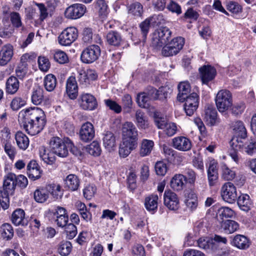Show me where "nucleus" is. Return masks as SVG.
Instances as JSON below:
<instances>
[{"label":"nucleus","instance_id":"nucleus-39","mask_svg":"<svg viewBox=\"0 0 256 256\" xmlns=\"http://www.w3.org/2000/svg\"><path fill=\"white\" fill-rule=\"evenodd\" d=\"M186 206L192 210L196 209L198 205V198L196 194L192 191L186 194V200L185 201Z\"/></svg>","mask_w":256,"mask_h":256},{"label":"nucleus","instance_id":"nucleus-56","mask_svg":"<svg viewBox=\"0 0 256 256\" xmlns=\"http://www.w3.org/2000/svg\"><path fill=\"white\" fill-rule=\"evenodd\" d=\"M220 217L222 218H232L234 215V211L228 207H222L218 210Z\"/></svg>","mask_w":256,"mask_h":256},{"label":"nucleus","instance_id":"nucleus-27","mask_svg":"<svg viewBox=\"0 0 256 256\" xmlns=\"http://www.w3.org/2000/svg\"><path fill=\"white\" fill-rule=\"evenodd\" d=\"M208 176L210 186H214L216 182L218 174L217 164L214 161L210 162L208 170Z\"/></svg>","mask_w":256,"mask_h":256},{"label":"nucleus","instance_id":"nucleus-15","mask_svg":"<svg viewBox=\"0 0 256 256\" xmlns=\"http://www.w3.org/2000/svg\"><path fill=\"white\" fill-rule=\"evenodd\" d=\"M95 135L93 125L89 122L84 124L80 131V137L84 142H88L92 140Z\"/></svg>","mask_w":256,"mask_h":256},{"label":"nucleus","instance_id":"nucleus-45","mask_svg":"<svg viewBox=\"0 0 256 256\" xmlns=\"http://www.w3.org/2000/svg\"><path fill=\"white\" fill-rule=\"evenodd\" d=\"M222 226L226 233L232 234L238 229L239 224L234 220H226L222 222Z\"/></svg>","mask_w":256,"mask_h":256},{"label":"nucleus","instance_id":"nucleus-33","mask_svg":"<svg viewBox=\"0 0 256 256\" xmlns=\"http://www.w3.org/2000/svg\"><path fill=\"white\" fill-rule=\"evenodd\" d=\"M237 203L240 210L245 212H248L252 205V200L249 196L246 194L240 196Z\"/></svg>","mask_w":256,"mask_h":256},{"label":"nucleus","instance_id":"nucleus-25","mask_svg":"<svg viewBox=\"0 0 256 256\" xmlns=\"http://www.w3.org/2000/svg\"><path fill=\"white\" fill-rule=\"evenodd\" d=\"M12 222L16 226H26L28 220L25 218V212L24 210L18 208L15 210L12 215Z\"/></svg>","mask_w":256,"mask_h":256},{"label":"nucleus","instance_id":"nucleus-31","mask_svg":"<svg viewBox=\"0 0 256 256\" xmlns=\"http://www.w3.org/2000/svg\"><path fill=\"white\" fill-rule=\"evenodd\" d=\"M178 94L177 100L180 102H184V98L188 97V94L190 92V86L187 82H182L178 85Z\"/></svg>","mask_w":256,"mask_h":256},{"label":"nucleus","instance_id":"nucleus-26","mask_svg":"<svg viewBox=\"0 0 256 256\" xmlns=\"http://www.w3.org/2000/svg\"><path fill=\"white\" fill-rule=\"evenodd\" d=\"M186 182V176L182 174H175L170 181V186L175 190H182Z\"/></svg>","mask_w":256,"mask_h":256},{"label":"nucleus","instance_id":"nucleus-2","mask_svg":"<svg viewBox=\"0 0 256 256\" xmlns=\"http://www.w3.org/2000/svg\"><path fill=\"white\" fill-rule=\"evenodd\" d=\"M72 146V142L68 138L63 140L58 137L52 138L50 142L51 152L60 158H66L68 154V147Z\"/></svg>","mask_w":256,"mask_h":256},{"label":"nucleus","instance_id":"nucleus-16","mask_svg":"<svg viewBox=\"0 0 256 256\" xmlns=\"http://www.w3.org/2000/svg\"><path fill=\"white\" fill-rule=\"evenodd\" d=\"M164 204L170 210H177L179 208V200L177 195L170 190L165 191Z\"/></svg>","mask_w":256,"mask_h":256},{"label":"nucleus","instance_id":"nucleus-20","mask_svg":"<svg viewBox=\"0 0 256 256\" xmlns=\"http://www.w3.org/2000/svg\"><path fill=\"white\" fill-rule=\"evenodd\" d=\"M204 120L207 124L210 126H214L218 122L216 110L212 106L208 104L206 106Z\"/></svg>","mask_w":256,"mask_h":256},{"label":"nucleus","instance_id":"nucleus-8","mask_svg":"<svg viewBox=\"0 0 256 256\" xmlns=\"http://www.w3.org/2000/svg\"><path fill=\"white\" fill-rule=\"evenodd\" d=\"M221 196L225 202L232 204L238 198L236 188L232 182H226L221 188Z\"/></svg>","mask_w":256,"mask_h":256},{"label":"nucleus","instance_id":"nucleus-18","mask_svg":"<svg viewBox=\"0 0 256 256\" xmlns=\"http://www.w3.org/2000/svg\"><path fill=\"white\" fill-rule=\"evenodd\" d=\"M172 143L174 148L182 152L188 151L192 148L190 140L184 136H177L174 138Z\"/></svg>","mask_w":256,"mask_h":256},{"label":"nucleus","instance_id":"nucleus-23","mask_svg":"<svg viewBox=\"0 0 256 256\" xmlns=\"http://www.w3.org/2000/svg\"><path fill=\"white\" fill-rule=\"evenodd\" d=\"M154 147V142L150 140L143 139L140 144L139 155L145 157L150 154Z\"/></svg>","mask_w":256,"mask_h":256},{"label":"nucleus","instance_id":"nucleus-17","mask_svg":"<svg viewBox=\"0 0 256 256\" xmlns=\"http://www.w3.org/2000/svg\"><path fill=\"white\" fill-rule=\"evenodd\" d=\"M16 186V175L12 173L8 174L4 176L3 184L4 190V194L6 195V198L8 196L14 194Z\"/></svg>","mask_w":256,"mask_h":256},{"label":"nucleus","instance_id":"nucleus-9","mask_svg":"<svg viewBox=\"0 0 256 256\" xmlns=\"http://www.w3.org/2000/svg\"><path fill=\"white\" fill-rule=\"evenodd\" d=\"M78 36V30L74 27H69L64 30L58 38L59 44L62 46H69Z\"/></svg>","mask_w":256,"mask_h":256},{"label":"nucleus","instance_id":"nucleus-30","mask_svg":"<svg viewBox=\"0 0 256 256\" xmlns=\"http://www.w3.org/2000/svg\"><path fill=\"white\" fill-rule=\"evenodd\" d=\"M103 144L109 152L112 150L116 146V140L114 134L110 132H106L104 134Z\"/></svg>","mask_w":256,"mask_h":256},{"label":"nucleus","instance_id":"nucleus-38","mask_svg":"<svg viewBox=\"0 0 256 256\" xmlns=\"http://www.w3.org/2000/svg\"><path fill=\"white\" fill-rule=\"evenodd\" d=\"M65 181L66 186L72 191L77 190L80 186V180L75 174H70L68 175Z\"/></svg>","mask_w":256,"mask_h":256},{"label":"nucleus","instance_id":"nucleus-54","mask_svg":"<svg viewBox=\"0 0 256 256\" xmlns=\"http://www.w3.org/2000/svg\"><path fill=\"white\" fill-rule=\"evenodd\" d=\"M150 100L146 92L140 94L138 95L136 102L138 106L143 108H148V101Z\"/></svg>","mask_w":256,"mask_h":256},{"label":"nucleus","instance_id":"nucleus-34","mask_svg":"<svg viewBox=\"0 0 256 256\" xmlns=\"http://www.w3.org/2000/svg\"><path fill=\"white\" fill-rule=\"evenodd\" d=\"M158 196L157 194H152L145 198L144 205L148 211H155L158 208Z\"/></svg>","mask_w":256,"mask_h":256},{"label":"nucleus","instance_id":"nucleus-11","mask_svg":"<svg viewBox=\"0 0 256 256\" xmlns=\"http://www.w3.org/2000/svg\"><path fill=\"white\" fill-rule=\"evenodd\" d=\"M86 11V8L84 5L76 4L66 8L64 12V16L68 19H77L82 16Z\"/></svg>","mask_w":256,"mask_h":256},{"label":"nucleus","instance_id":"nucleus-48","mask_svg":"<svg viewBox=\"0 0 256 256\" xmlns=\"http://www.w3.org/2000/svg\"><path fill=\"white\" fill-rule=\"evenodd\" d=\"M72 250V244L68 241H62L59 244L58 252L60 255L66 256L68 255Z\"/></svg>","mask_w":256,"mask_h":256},{"label":"nucleus","instance_id":"nucleus-52","mask_svg":"<svg viewBox=\"0 0 256 256\" xmlns=\"http://www.w3.org/2000/svg\"><path fill=\"white\" fill-rule=\"evenodd\" d=\"M96 188L94 184H90L85 187L83 190L84 198L87 200H91L94 196Z\"/></svg>","mask_w":256,"mask_h":256},{"label":"nucleus","instance_id":"nucleus-50","mask_svg":"<svg viewBox=\"0 0 256 256\" xmlns=\"http://www.w3.org/2000/svg\"><path fill=\"white\" fill-rule=\"evenodd\" d=\"M48 198L46 189L36 190L34 192V198L38 202H44Z\"/></svg>","mask_w":256,"mask_h":256},{"label":"nucleus","instance_id":"nucleus-55","mask_svg":"<svg viewBox=\"0 0 256 256\" xmlns=\"http://www.w3.org/2000/svg\"><path fill=\"white\" fill-rule=\"evenodd\" d=\"M152 18H148L140 24V28L142 35V40L145 41L148 32Z\"/></svg>","mask_w":256,"mask_h":256},{"label":"nucleus","instance_id":"nucleus-36","mask_svg":"<svg viewBox=\"0 0 256 256\" xmlns=\"http://www.w3.org/2000/svg\"><path fill=\"white\" fill-rule=\"evenodd\" d=\"M19 82L14 76L10 77L6 83V91L10 94H14L19 88Z\"/></svg>","mask_w":256,"mask_h":256},{"label":"nucleus","instance_id":"nucleus-41","mask_svg":"<svg viewBox=\"0 0 256 256\" xmlns=\"http://www.w3.org/2000/svg\"><path fill=\"white\" fill-rule=\"evenodd\" d=\"M16 140L20 148L25 150L29 145L28 138L22 132H18L15 136Z\"/></svg>","mask_w":256,"mask_h":256},{"label":"nucleus","instance_id":"nucleus-46","mask_svg":"<svg viewBox=\"0 0 256 256\" xmlns=\"http://www.w3.org/2000/svg\"><path fill=\"white\" fill-rule=\"evenodd\" d=\"M197 243L198 246L201 248L206 250L214 248V242L210 238H200L198 240Z\"/></svg>","mask_w":256,"mask_h":256},{"label":"nucleus","instance_id":"nucleus-24","mask_svg":"<svg viewBox=\"0 0 256 256\" xmlns=\"http://www.w3.org/2000/svg\"><path fill=\"white\" fill-rule=\"evenodd\" d=\"M66 92L71 99H75L78 93L77 83L74 76H70L66 80Z\"/></svg>","mask_w":256,"mask_h":256},{"label":"nucleus","instance_id":"nucleus-1","mask_svg":"<svg viewBox=\"0 0 256 256\" xmlns=\"http://www.w3.org/2000/svg\"><path fill=\"white\" fill-rule=\"evenodd\" d=\"M231 127L235 137L233 138L231 140V148L230 150L229 154L235 162H238L239 160L238 151H240L244 148V142L242 140L246 138L247 132L243 122L241 121L233 122Z\"/></svg>","mask_w":256,"mask_h":256},{"label":"nucleus","instance_id":"nucleus-57","mask_svg":"<svg viewBox=\"0 0 256 256\" xmlns=\"http://www.w3.org/2000/svg\"><path fill=\"white\" fill-rule=\"evenodd\" d=\"M104 104L110 110L114 111L115 112L118 114L122 111L121 106L116 102L110 100H104Z\"/></svg>","mask_w":256,"mask_h":256},{"label":"nucleus","instance_id":"nucleus-3","mask_svg":"<svg viewBox=\"0 0 256 256\" xmlns=\"http://www.w3.org/2000/svg\"><path fill=\"white\" fill-rule=\"evenodd\" d=\"M42 120H45V114L44 111L38 108L27 109L19 114L18 120L20 125L30 124V122H38Z\"/></svg>","mask_w":256,"mask_h":256},{"label":"nucleus","instance_id":"nucleus-4","mask_svg":"<svg viewBox=\"0 0 256 256\" xmlns=\"http://www.w3.org/2000/svg\"><path fill=\"white\" fill-rule=\"evenodd\" d=\"M184 44V39L183 38H174L164 44L162 50V54L164 56L176 55L182 48Z\"/></svg>","mask_w":256,"mask_h":256},{"label":"nucleus","instance_id":"nucleus-14","mask_svg":"<svg viewBox=\"0 0 256 256\" xmlns=\"http://www.w3.org/2000/svg\"><path fill=\"white\" fill-rule=\"evenodd\" d=\"M31 100L35 105L40 104L42 102L45 104H50L49 98L44 96V90L39 86L33 88L31 94Z\"/></svg>","mask_w":256,"mask_h":256},{"label":"nucleus","instance_id":"nucleus-49","mask_svg":"<svg viewBox=\"0 0 256 256\" xmlns=\"http://www.w3.org/2000/svg\"><path fill=\"white\" fill-rule=\"evenodd\" d=\"M86 150L90 154L98 156L100 154L101 148L98 142L94 141L86 147Z\"/></svg>","mask_w":256,"mask_h":256},{"label":"nucleus","instance_id":"nucleus-43","mask_svg":"<svg viewBox=\"0 0 256 256\" xmlns=\"http://www.w3.org/2000/svg\"><path fill=\"white\" fill-rule=\"evenodd\" d=\"M56 85V79L54 75L49 74L45 76L44 79V86L47 91H53L54 90Z\"/></svg>","mask_w":256,"mask_h":256},{"label":"nucleus","instance_id":"nucleus-42","mask_svg":"<svg viewBox=\"0 0 256 256\" xmlns=\"http://www.w3.org/2000/svg\"><path fill=\"white\" fill-rule=\"evenodd\" d=\"M53 154H54L51 152H47V150L44 146H42L40 148V156L47 164H52L54 162L56 158Z\"/></svg>","mask_w":256,"mask_h":256},{"label":"nucleus","instance_id":"nucleus-5","mask_svg":"<svg viewBox=\"0 0 256 256\" xmlns=\"http://www.w3.org/2000/svg\"><path fill=\"white\" fill-rule=\"evenodd\" d=\"M215 101L219 112H224L232 106V94L226 90H220L218 92Z\"/></svg>","mask_w":256,"mask_h":256},{"label":"nucleus","instance_id":"nucleus-51","mask_svg":"<svg viewBox=\"0 0 256 256\" xmlns=\"http://www.w3.org/2000/svg\"><path fill=\"white\" fill-rule=\"evenodd\" d=\"M128 12L134 16H140L143 12L142 6L138 2L130 5Z\"/></svg>","mask_w":256,"mask_h":256},{"label":"nucleus","instance_id":"nucleus-37","mask_svg":"<svg viewBox=\"0 0 256 256\" xmlns=\"http://www.w3.org/2000/svg\"><path fill=\"white\" fill-rule=\"evenodd\" d=\"M0 231L2 238L6 240H10L14 236V229L10 224L4 223L2 224L0 226Z\"/></svg>","mask_w":256,"mask_h":256},{"label":"nucleus","instance_id":"nucleus-44","mask_svg":"<svg viewBox=\"0 0 256 256\" xmlns=\"http://www.w3.org/2000/svg\"><path fill=\"white\" fill-rule=\"evenodd\" d=\"M94 8L100 16L105 18L108 14V5L104 0H98L94 6Z\"/></svg>","mask_w":256,"mask_h":256},{"label":"nucleus","instance_id":"nucleus-35","mask_svg":"<svg viewBox=\"0 0 256 256\" xmlns=\"http://www.w3.org/2000/svg\"><path fill=\"white\" fill-rule=\"evenodd\" d=\"M46 188L48 192L56 200L62 198L63 193L60 184H50L46 186Z\"/></svg>","mask_w":256,"mask_h":256},{"label":"nucleus","instance_id":"nucleus-10","mask_svg":"<svg viewBox=\"0 0 256 256\" xmlns=\"http://www.w3.org/2000/svg\"><path fill=\"white\" fill-rule=\"evenodd\" d=\"M184 109L187 116H191L196 112L198 106V96L192 92L184 98Z\"/></svg>","mask_w":256,"mask_h":256},{"label":"nucleus","instance_id":"nucleus-53","mask_svg":"<svg viewBox=\"0 0 256 256\" xmlns=\"http://www.w3.org/2000/svg\"><path fill=\"white\" fill-rule=\"evenodd\" d=\"M245 152L248 155L256 153V138H250L244 147Z\"/></svg>","mask_w":256,"mask_h":256},{"label":"nucleus","instance_id":"nucleus-22","mask_svg":"<svg viewBox=\"0 0 256 256\" xmlns=\"http://www.w3.org/2000/svg\"><path fill=\"white\" fill-rule=\"evenodd\" d=\"M13 48L10 44L4 46L0 50V65L4 66L10 61L13 56Z\"/></svg>","mask_w":256,"mask_h":256},{"label":"nucleus","instance_id":"nucleus-60","mask_svg":"<svg viewBox=\"0 0 256 256\" xmlns=\"http://www.w3.org/2000/svg\"><path fill=\"white\" fill-rule=\"evenodd\" d=\"M54 60L60 64H63L67 62L68 58L66 54L62 51H57L54 55Z\"/></svg>","mask_w":256,"mask_h":256},{"label":"nucleus","instance_id":"nucleus-59","mask_svg":"<svg viewBox=\"0 0 256 256\" xmlns=\"http://www.w3.org/2000/svg\"><path fill=\"white\" fill-rule=\"evenodd\" d=\"M3 144L6 153L11 160H13L16 154V148L10 142H7Z\"/></svg>","mask_w":256,"mask_h":256},{"label":"nucleus","instance_id":"nucleus-58","mask_svg":"<svg viewBox=\"0 0 256 256\" xmlns=\"http://www.w3.org/2000/svg\"><path fill=\"white\" fill-rule=\"evenodd\" d=\"M138 137L122 136V143L134 150L138 146Z\"/></svg>","mask_w":256,"mask_h":256},{"label":"nucleus","instance_id":"nucleus-64","mask_svg":"<svg viewBox=\"0 0 256 256\" xmlns=\"http://www.w3.org/2000/svg\"><path fill=\"white\" fill-rule=\"evenodd\" d=\"M155 170L158 175L164 176L167 172L166 164L163 162H158L155 165Z\"/></svg>","mask_w":256,"mask_h":256},{"label":"nucleus","instance_id":"nucleus-29","mask_svg":"<svg viewBox=\"0 0 256 256\" xmlns=\"http://www.w3.org/2000/svg\"><path fill=\"white\" fill-rule=\"evenodd\" d=\"M122 135L126 137H138V130L132 122H126L122 124Z\"/></svg>","mask_w":256,"mask_h":256},{"label":"nucleus","instance_id":"nucleus-13","mask_svg":"<svg viewBox=\"0 0 256 256\" xmlns=\"http://www.w3.org/2000/svg\"><path fill=\"white\" fill-rule=\"evenodd\" d=\"M200 78L203 84H208L213 80L216 74V69L209 65L203 66L199 68Z\"/></svg>","mask_w":256,"mask_h":256},{"label":"nucleus","instance_id":"nucleus-7","mask_svg":"<svg viewBox=\"0 0 256 256\" xmlns=\"http://www.w3.org/2000/svg\"><path fill=\"white\" fill-rule=\"evenodd\" d=\"M100 54V48L97 45L93 44L83 50L80 56L81 60L86 64L92 63L98 58Z\"/></svg>","mask_w":256,"mask_h":256},{"label":"nucleus","instance_id":"nucleus-21","mask_svg":"<svg viewBox=\"0 0 256 256\" xmlns=\"http://www.w3.org/2000/svg\"><path fill=\"white\" fill-rule=\"evenodd\" d=\"M30 58V56L28 54H23L21 57L20 62L16 70V75L20 79H22L28 72L26 62Z\"/></svg>","mask_w":256,"mask_h":256},{"label":"nucleus","instance_id":"nucleus-12","mask_svg":"<svg viewBox=\"0 0 256 256\" xmlns=\"http://www.w3.org/2000/svg\"><path fill=\"white\" fill-rule=\"evenodd\" d=\"M79 102L80 108L84 110H92L96 108L98 106L96 98L88 93L80 96Z\"/></svg>","mask_w":256,"mask_h":256},{"label":"nucleus","instance_id":"nucleus-62","mask_svg":"<svg viewBox=\"0 0 256 256\" xmlns=\"http://www.w3.org/2000/svg\"><path fill=\"white\" fill-rule=\"evenodd\" d=\"M172 92V89L170 87L166 86L160 88L158 99L162 101L166 100Z\"/></svg>","mask_w":256,"mask_h":256},{"label":"nucleus","instance_id":"nucleus-47","mask_svg":"<svg viewBox=\"0 0 256 256\" xmlns=\"http://www.w3.org/2000/svg\"><path fill=\"white\" fill-rule=\"evenodd\" d=\"M222 178L225 180H232L236 176V172L226 164L222 166Z\"/></svg>","mask_w":256,"mask_h":256},{"label":"nucleus","instance_id":"nucleus-61","mask_svg":"<svg viewBox=\"0 0 256 256\" xmlns=\"http://www.w3.org/2000/svg\"><path fill=\"white\" fill-rule=\"evenodd\" d=\"M38 63L40 69L43 72H47L50 68L49 60L44 56H39Z\"/></svg>","mask_w":256,"mask_h":256},{"label":"nucleus","instance_id":"nucleus-6","mask_svg":"<svg viewBox=\"0 0 256 256\" xmlns=\"http://www.w3.org/2000/svg\"><path fill=\"white\" fill-rule=\"evenodd\" d=\"M171 34V31L166 27L156 30L152 34V46L156 48L162 47L168 42Z\"/></svg>","mask_w":256,"mask_h":256},{"label":"nucleus","instance_id":"nucleus-19","mask_svg":"<svg viewBox=\"0 0 256 256\" xmlns=\"http://www.w3.org/2000/svg\"><path fill=\"white\" fill-rule=\"evenodd\" d=\"M46 122L45 120H42L38 122L34 121L30 122V124H24L20 125L22 126L26 131L32 136H34L40 132L44 128Z\"/></svg>","mask_w":256,"mask_h":256},{"label":"nucleus","instance_id":"nucleus-40","mask_svg":"<svg viewBox=\"0 0 256 256\" xmlns=\"http://www.w3.org/2000/svg\"><path fill=\"white\" fill-rule=\"evenodd\" d=\"M233 243L234 246L240 249H246L250 246L248 240L243 235L236 236L233 240Z\"/></svg>","mask_w":256,"mask_h":256},{"label":"nucleus","instance_id":"nucleus-32","mask_svg":"<svg viewBox=\"0 0 256 256\" xmlns=\"http://www.w3.org/2000/svg\"><path fill=\"white\" fill-rule=\"evenodd\" d=\"M108 43L115 46H120L122 42V36L120 33L116 31H110L106 36Z\"/></svg>","mask_w":256,"mask_h":256},{"label":"nucleus","instance_id":"nucleus-28","mask_svg":"<svg viewBox=\"0 0 256 256\" xmlns=\"http://www.w3.org/2000/svg\"><path fill=\"white\" fill-rule=\"evenodd\" d=\"M136 123L141 129L146 130L149 127V122L145 113L140 110H138L135 114Z\"/></svg>","mask_w":256,"mask_h":256},{"label":"nucleus","instance_id":"nucleus-63","mask_svg":"<svg viewBox=\"0 0 256 256\" xmlns=\"http://www.w3.org/2000/svg\"><path fill=\"white\" fill-rule=\"evenodd\" d=\"M65 232L69 239H72L77 234L76 227L73 224H69L65 226Z\"/></svg>","mask_w":256,"mask_h":256}]
</instances>
